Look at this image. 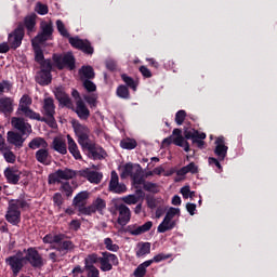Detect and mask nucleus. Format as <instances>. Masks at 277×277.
I'll return each mask as SVG.
<instances>
[{
  "label": "nucleus",
  "instance_id": "1",
  "mask_svg": "<svg viewBox=\"0 0 277 277\" xmlns=\"http://www.w3.org/2000/svg\"><path fill=\"white\" fill-rule=\"evenodd\" d=\"M29 203H27L24 199L11 200L9 202V208L5 214V220L13 226H18L21 224V210L27 209Z\"/></svg>",
  "mask_w": 277,
  "mask_h": 277
},
{
  "label": "nucleus",
  "instance_id": "2",
  "mask_svg": "<svg viewBox=\"0 0 277 277\" xmlns=\"http://www.w3.org/2000/svg\"><path fill=\"white\" fill-rule=\"evenodd\" d=\"M4 177L11 185H18L19 181L23 185H29V181H31V172L21 171L14 167H9L4 170Z\"/></svg>",
  "mask_w": 277,
  "mask_h": 277
},
{
  "label": "nucleus",
  "instance_id": "3",
  "mask_svg": "<svg viewBox=\"0 0 277 277\" xmlns=\"http://www.w3.org/2000/svg\"><path fill=\"white\" fill-rule=\"evenodd\" d=\"M121 179H127L131 176L134 185H142L144 183V172L140 164L127 163L120 174Z\"/></svg>",
  "mask_w": 277,
  "mask_h": 277
},
{
  "label": "nucleus",
  "instance_id": "4",
  "mask_svg": "<svg viewBox=\"0 0 277 277\" xmlns=\"http://www.w3.org/2000/svg\"><path fill=\"white\" fill-rule=\"evenodd\" d=\"M72 129L75 135L78 137V144L83 148L90 144V128L88 126L80 123L79 121H72Z\"/></svg>",
  "mask_w": 277,
  "mask_h": 277
},
{
  "label": "nucleus",
  "instance_id": "5",
  "mask_svg": "<svg viewBox=\"0 0 277 277\" xmlns=\"http://www.w3.org/2000/svg\"><path fill=\"white\" fill-rule=\"evenodd\" d=\"M5 264L9 265L14 276H18L21 269L25 267V254L23 251H18L16 254L6 258Z\"/></svg>",
  "mask_w": 277,
  "mask_h": 277
},
{
  "label": "nucleus",
  "instance_id": "6",
  "mask_svg": "<svg viewBox=\"0 0 277 277\" xmlns=\"http://www.w3.org/2000/svg\"><path fill=\"white\" fill-rule=\"evenodd\" d=\"M105 209H107V202L105 199L97 197L89 207L80 209V213L83 215H92L94 213L103 215Z\"/></svg>",
  "mask_w": 277,
  "mask_h": 277
},
{
  "label": "nucleus",
  "instance_id": "7",
  "mask_svg": "<svg viewBox=\"0 0 277 277\" xmlns=\"http://www.w3.org/2000/svg\"><path fill=\"white\" fill-rule=\"evenodd\" d=\"M42 114L45 116V122L48 124H55V102L51 97H45L43 100Z\"/></svg>",
  "mask_w": 277,
  "mask_h": 277
},
{
  "label": "nucleus",
  "instance_id": "8",
  "mask_svg": "<svg viewBox=\"0 0 277 277\" xmlns=\"http://www.w3.org/2000/svg\"><path fill=\"white\" fill-rule=\"evenodd\" d=\"M114 265H118V256L110 252H103L102 256H100L101 272H111Z\"/></svg>",
  "mask_w": 277,
  "mask_h": 277
},
{
  "label": "nucleus",
  "instance_id": "9",
  "mask_svg": "<svg viewBox=\"0 0 277 277\" xmlns=\"http://www.w3.org/2000/svg\"><path fill=\"white\" fill-rule=\"evenodd\" d=\"M41 32L37 35L32 40L35 42H47V40H51V36H53V22L52 21H42L40 23Z\"/></svg>",
  "mask_w": 277,
  "mask_h": 277
},
{
  "label": "nucleus",
  "instance_id": "10",
  "mask_svg": "<svg viewBox=\"0 0 277 277\" xmlns=\"http://www.w3.org/2000/svg\"><path fill=\"white\" fill-rule=\"evenodd\" d=\"M53 66L51 62L47 61L42 64L41 70L36 76V81L39 85H49L51 83V69Z\"/></svg>",
  "mask_w": 277,
  "mask_h": 277
},
{
  "label": "nucleus",
  "instance_id": "11",
  "mask_svg": "<svg viewBox=\"0 0 277 277\" xmlns=\"http://www.w3.org/2000/svg\"><path fill=\"white\" fill-rule=\"evenodd\" d=\"M115 210L119 213L117 223L120 226H127L131 222V209L124 203H115Z\"/></svg>",
  "mask_w": 277,
  "mask_h": 277
},
{
  "label": "nucleus",
  "instance_id": "12",
  "mask_svg": "<svg viewBox=\"0 0 277 277\" xmlns=\"http://www.w3.org/2000/svg\"><path fill=\"white\" fill-rule=\"evenodd\" d=\"M53 60L54 64H56L60 70H62V68H66V66L69 70H72V68H75V56H72L71 53H67L63 56L55 54L53 56Z\"/></svg>",
  "mask_w": 277,
  "mask_h": 277
},
{
  "label": "nucleus",
  "instance_id": "13",
  "mask_svg": "<svg viewBox=\"0 0 277 277\" xmlns=\"http://www.w3.org/2000/svg\"><path fill=\"white\" fill-rule=\"evenodd\" d=\"M75 176V171L70 169H60L56 172L49 175V183L53 185L60 183L61 181H70Z\"/></svg>",
  "mask_w": 277,
  "mask_h": 277
},
{
  "label": "nucleus",
  "instance_id": "14",
  "mask_svg": "<svg viewBox=\"0 0 277 277\" xmlns=\"http://www.w3.org/2000/svg\"><path fill=\"white\" fill-rule=\"evenodd\" d=\"M108 190L113 194H124V192H127V185L120 183V179L118 177V173L116 171H111L110 173Z\"/></svg>",
  "mask_w": 277,
  "mask_h": 277
},
{
  "label": "nucleus",
  "instance_id": "15",
  "mask_svg": "<svg viewBox=\"0 0 277 277\" xmlns=\"http://www.w3.org/2000/svg\"><path fill=\"white\" fill-rule=\"evenodd\" d=\"M69 38V44L74 47L75 49H79L80 51H83V53H87L88 55H92L94 53V48L90 44V41L79 39V37H68Z\"/></svg>",
  "mask_w": 277,
  "mask_h": 277
},
{
  "label": "nucleus",
  "instance_id": "16",
  "mask_svg": "<svg viewBox=\"0 0 277 277\" xmlns=\"http://www.w3.org/2000/svg\"><path fill=\"white\" fill-rule=\"evenodd\" d=\"M24 252H26L24 256L25 261H28L32 267H42L44 265V260L36 249L29 248L28 250H24Z\"/></svg>",
  "mask_w": 277,
  "mask_h": 277
},
{
  "label": "nucleus",
  "instance_id": "17",
  "mask_svg": "<svg viewBox=\"0 0 277 277\" xmlns=\"http://www.w3.org/2000/svg\"><path fill=\"white\" fill-rule=\"evenodd\" d=\"M11 124L13 129H16V131H19L22 135H29L31 134V124H29L25 119L13 117L11 119Z\"/></svg>",
  "mask_w": 277,
  "mask_h": 277
},
{
  "label": "nucleus",
  "instance_id": "18",
  "mask_svg": "<svg viewBox=\"0 0 277 277\" xmlns=\"http://www.w3.org/2000/svg\"><path fill=\"white\" fill-rule=\"evenodd\" d=\"M23 36H25V32L21 27H18L12 34L9 35L8 42L11 49H18V47L23 44Z\"/></svg>",
  "mask_w": 277,
  "mask_h": 277
},
{
  "label": "nucleus",
  "instance_id": "19",
  "mask_svg": "<svg viewBox=\"0 0 277 277\" xmlns=\"http://www.w3.org/2000/svg\"><path fill=\"white\" fill-rule=\"evenodd\" d=\"M227 153L228 146H226V143H224V137H217L215 141L214 155H216L219 161H224V159H226Z\"/></svg>",
  "mask_w": 277,
  "mask_h": 277
},
{
  "label": "nucleus",
  "instance_id": "20",
  "mask_svg": "<svg viewBox=\"0 0 277 277\" xmlns=\"http://www.w3.org/2000/svg\"><path fill=\"white\" fill-rule=\"evenodd\" d=\"M54 94H55V97L57 98V101L61 103V105L68 107V109L74 108L72 101L70 100L68 94H66V92L62 88L55 89Z\"/></svg>",
  "mask_w": 277,
  "mask_h": 277
},
{
  "label": "nucleus",
  "instance_id": "21",
  "mask_svg": "<svg viewBox=\"0 0 277 277\" xmlns=\"http://www.w3.org/2000/svg\"><path fill=\"white\" fill-rule=\"evenodd\" d=\"M75 113L77 114L78 118H80V120H88V118H90V109L83 100L76 101Z\"/></svg>",
  "mask_w": 277,
  "mask_h": 277
},
{
  "label": "nucleus",
  "instance_id": "22",
  "mask_svg": "<svg viewBox=\"0 0 277 277\" xmlns=\"http://www.w3.org/2000/svg\"><path fill=\"white\" fill-rule=\"evenodd\" d=\"M0 153H2L3 158L8 163H15L16 162V155L14 151L10 149V147L3 144V137L0 136Z\"/></svg>",
  "mask_w": 277,
  "mask_h": 277
},
{
  "label": "nucleus",
  "instance_id": "23",
  "mask_svg": "<svg viewBox=\"0 0 277 277\" xmlns=\"http://www.w3.org/2000/svg\"><path fill=\"white\" fill-rule=\"evenodd\" d=\"M80 175L83 176V179H88L90 183H95V185H98L101 181L103 180V174L98 173L96 171H92L90 169H84L80 171Z\"/></svg>",
  "mask_w": 277,
  "mask_h": 277
},
{
  "label": "nucleus",
  "instance_id": "24",
  "mask_svg": "<svg viewBox=\"0 0 277 277\" xmlns=\"http://www.w3.org/2000/svg\"><path fill=\"white\" fill-rule=\"evenodd\" d=\"M32 49L35 51V60L40 64L42 67V64H45V62H51V60H44V53H42V49H40V44H42L41 41L31 40Z\"/></svg>",
  "mask_w": 277,
  "mask_h": 277
},
{
  "label": "nucleus",
  "instance_id": "25",
  "mask_svg": "<svg viewBox=\"0 0 277 277\" xmlns=\"http://www.w3.org/2000/svg\"><path fill=\"white\" fill-rule=\"evenodd\" d=\"M82 148H87L89 150L92 159H103L105 157V150L102 147L94 145L92 142L84 145Z\"/></svg>",
  "mask_w": 277,
  "mask_h": 277
},
{
  "label": "nucleus",
  "instance_id": "26",
  "mask_svg": "<svg viewBox=\"0 0 277 277\" xmlns=\"http://www.w3.org/2000/svg\"><path fill=\"white\" fill-rule=\"evenodd\" d=\"M14 111V100L11 97H1L0 98V114H12Z\"/></svg>",
  "mask_w": 277,
  "mask_h": 277
},
{
  "label": "nucleus",
  "instance_id": "27",
  "mask_svg": "<svg viewBox=\"0 0 277 277\" xmlns=\"http://www.w3.org/2000/svg\"><path fill=\"white\" fill-rule=\"evenodd\" d=\"M35 158L39 163H42V166H50L51 154H49V147L44 149H38L35 154Z\"/></svg>",
  "mask_w": 277,
  "mask_h": 277
},
{
  "label": "nucleus",
  "instance_id": "28",
  "mask_svg": "<svg viewBox=\"0 0 277 277\" xmlns=\"http://www.w3.org/2000/svg\"><path fill=\"white\" fill-rule=\"evenodd\" d=\"M52 148L61 155H66V153H68V148L66 147V141H64L62 137H55L53 140Z\"/></svg>",
  "mask_w": 277,
  "mask_h": 277
},
{
  "label": "nucleus",
  "instance_id": "29",
  "mask_svg": "<svg viewBox=\"0 0 277 277\" xmlns=\"http://www.w3.org/2000/svg\"><path fill=\"white\" fill-rule=\"evenodd\" d=\"M6 140L9 144H13V146H23L25 138H23V135L18 134V132L10 131L8 132Z\"/></svg>",
  "mask_w": 277,
  "mask_h": 277
},
{
  "label": "nucleus",
  "instance_id": "30",
  "mask_svg": "<svg viewBox=\"0 0 277 277\" xmlns=\"http://www.w3.org/2000/svg\"><path fill=\"white\" fill-rule=\"evenodd\" d=\"M90 197V194L88 192H80L72 200L74 207H77L79 211L81 209H84L85 207V200Z\"/></svg>",
  "mask_w": 277,
  "mask_h": 277
},
{
  "label": "nucleus",
  "instance_id": "31",
  "mask_svg": "<svg viewBox=\"0 0 277 277\" xmlns=\"http://www.w3.org/2000/svg\"><path fill=\"white\" fill-rule=\"evenodd\" d=\"M28 146L31 150H38V148L39 150H43L44 148H49V143L43 137H35L29 142Z\"/></svg>",
  "mask_w": 277,
  "mask_h": 277
},
{
  "label": "nucleus",
  "instance_id": "32",
  "mask_svg": "<svg viewBox=\"0 0 277 277\" xmlns=\"http://www.w3.org/2000/svg\"><path fill=\"white\" fill-rule=\"evenodd\" d=\"M67 144L70 155H72V157L76 159H81V151H79V146H77V143L69 134L67 135Z\"/></svg>",
  "mask_w": 277,
  "mask_h": 277
},
{
  "label": "nucleus",
  "instance_id": "33",
  "mask_svg": "<svg viewBox=\"0 0 277 277\" xmlns=\"http://www.w3.org/2000/svg\"><path fill=\"white\" fill-rule=\"evenodd\" d=\"M55 250L60 252V254H66L68 251L72 250L75 248V245H72V241L65 240L62 242V240L54 246Z\"/></svg>",
  "mask_w": 277,
  "mask_h": 277
},
{
  "label": "nucleus",
  "instance_id": "34",
  "mask_svg": "<svg viewBox=\"0 0 277 277\" xmlns=\"http://www.w3.org/2000/svg\"><path fill=\"white\" fill-rule=\"evenodd\" d=\"M198 174V166L195 162H190L189 164L183 167L182 169L177 170V176H185V174Z\"/></svg>",
  "mask_w": 277,
  "mask_h": 277
},
{
  "label": "nucleus",
  "instance_id": "35",
  "mask_svg": "<svg viewBox=\"0 0 277 277\" xmlns=\"http://www.w3.org/2000/svg\"><path fill=\"white\" fill-rule=\"evenodd\" d=\"M176 226V221H170L169 219H163V221L159 224L157 232L158 233H168V230H172Z\"/></svg>",
  "mask_w": 277,
  "mask_h": 277
},
{
  "label": "nucleus",
  "instance_id": "36",
  "mask_svg": "<svg viewBox=\"0 0 277 277\" xmlns=\"http://www.w3.org/2000/svg\"><path fill=\"white\" fill-rule=\"evenodd\" d=\"M184 137L186 140H193V142H196V138L199 137V140H206L207 138V134L202 133V132H198L197 130H185L184 131Z\"/></svg>",
  "mask_w": 277,
  "mask_h": 277
},
{
  "label": "nucleus",
  "instance_id": "37",
  "mask_svg": "<svg viewBox=\"0 0 277 277\" xmlns=\"http://www.w3.org/2000/svg\"><path fill=\"white\" fill-rule=\"evenodd\" d=\"M21 111L26 118H29L30 120H38L40 122L47 121V118H41L40 114L34 111L30 107Z\"/></svg>",
  "mask_w": 277,
  "mask_h": 277
},
{
  "label": "nucleus",
  "instance_id": "38",
  "mask_svg": "<svg viewBox=\"0 0 277 277\" xmlns=\"http://www.w3.org/2000/svg\"><path fill=\"white\" fill-rule=\"evenodd\" d=\"M150 254V242H140L137 245L136 256L140 259Z\"/></svg>",
  "mask_w": 277,
  "mask_h": 277
},
{
  "label": "nucleus",
  "instance_id": "39",
  "mask_svg": "<svg viewBox=\"0 0 277 277\" xmlns=\"http://www.w3.org/2000/svg\"><path fill=\"white\" fill-rule=\"evenodd\" d=\"M153 265V261H145L142 264L137 266V268L134 271L135 277H144L146 276V268L150 267Z\"/></svg>",
  "mask_w": 277,
  "mask_h": 277
},
{
  "label": "nucleus",
  "instance_id": "40",
  "mask_svg": "<svg viewBox=\"0 0 277 277\" xmlns=\"http://www.w3.org/2000/svg\"><path fill=\"white\" fill-rule=\"evenodd\" d=\"M153 228V221H148L145 224L136 227L131 232V235H143V233H148Z\"/></svg>",
  "mask_w": 277,
  "mask_h": 277
},
{
  "label": "nucleus",
  "instance_id": "41",
  "mask_svg": "<svg viewBox=\"0 0 277 277\" xmlns=\"http://www.w3.org/2000/svg\"><path fill=\"white\" fill-rule=\"evenodd\" d=\"M101 256L96 253H91L84 259V267H94V264L100 263Z\"/></svg>",
  "mask_w": 277,
  "mask_h": 277
},
{
  "label": "nucleus",
  "instance_id": "42",
  "mask_svg": "<svg viewBox=\"0 0 277 277\" xmlns=\"http://www.w3.org/2000/svg\"><path fill=\"white\" fill-rule=\"evenodd\" d=\"M120 146L126 150H133V148L137 147V141L134 138H123L120 142Z\"/></svg>",
  "mask_w": 277,
  "mask_h": 277
},
{
  "label": "nucleus",
  "instance_id": "43",
  "mask_svg": "<svg viewBox=\"0 0 277 277\" xmlns=\"http://www.w3.org/2000/svg\"><path fill=\"white\" fill-rule=\"evenodd\" d=\"M62 239H64V236H62V235L48 234L43 238V243H55V246H57V243H60V241H62Z\"/></svg>",
  "mask_w": 277,
  "mask_h": 277
},
{
  "label": "nucleus",
  "instance_id": "44",
  "mask_svg": "<svg viewBox=\"0 0 277 277\" xmlns=\"http://www.w3.org/2000/svg\"><path fill=\"white\" fill-rule=\"evenodd\" d=\"M31 97L29 95H23L19 105H18V111H23L25 109H28L31 106Z\"/></svg>",
  "mask_w": 277,
  "mask_h": 277
},
{
  "label": "nucleus",
  "instance_id": "45",
  "mask_svg": "<svg viewBox=\"0 0 277 277\" xmlns=\"http://www.w3.org/2000/svg\"><path fill=\"white\" fill-rule=\"evenodd\" d=\"M104 246L109 252H118L120 250V247L114 243V240L111 238H105Z\"/></svg>",
  "mask_w": 277,
  "mask_h": 277
},
{
  "label": "nucleus",
  "instance_id": "46",
  "mask_svg": "<svg viewBox=\"0 0 277 277\" xmlns=\"http://www.w3.org/2000/svg\"><path fill=\"white\" fill-rule=\"evenodd\" d=\"M80 74L82 75V77H84V79H94V68H92V66H83L80 69Z\"/></svg>",
  "mask_w": 277,
  "mask_h": 277
},
{
  "label": "nucleus",
  "instance_id": "47",
  "mask_svg": "<svg viewBox=\"0 0 277 277\" xmlns=\"http://www.w3.org/2000/svg\"><path fill=\"white\" fill-rule=\"evenodd\" d=\"M56 29L64 38H70V34H68L66 25H64V22H62V19L56 21Z\"/></svg>",
  "mask_w": 277,
  "mask_h": 277
},
{
  "label": "nucleus",
  "instance_id": "48",
  "mask_svg": "<svg viewBox=\"0 0 277 277\" xmlns=\"http://www.w3.org/2000/svg\"><path fill=\"white\" fill-rule=\"evenodd\" d=\"M122 202H124V205H137V202H140V196L137 195H127L124 197L121 198Z\"/></svg>",
  "mask_w": 277,
  "mask_h": 277
},
{
  "label": "nucleus",
  "instance_id": "49",
  "mask_svg": "<svg viewBox=\"0 0 277 277\" xmlns=\"http://www.w3.org/2000/svg\"><path fill=\"white\" fill-rule=\"evenodd\" d=\"M25 27L28 29V31H34V28L36 27V15H29L25 18Z\"/></svg>",
  "mask_w": 277,
  "mask_h": 277
},
{
  "label": "nucleus",
  "instance_id": "50",
  "mask_svg": "<svg viewBox=\"0 0 277 277\" xmlns=\"http://www.w3.org/2000/svg\"><path fill=\"white\" fill-rule=\"evenodd\" d=\"M84 269L87 272V277H100L101 272L96 266H84Z\"/></svg>",
  "mask_w": 277,
  "mask_h": 277
},
{
  "label": "nucleus",
  "instance_id": "51",
  "mask_svg": "<svg viewBox=\"0 0 277 277\" xmlns=\"http://www.w3.org/2000/svg\"><path fill=\"white\" fill-rule=\"evenodd\" d=\"M61 192L65 194L67 198H70V196H72V186L70 185V183L65 182L61 186Z\"/></svg>",
  "mask_w": 277,
  "mask_h": 277
},
{
  "label": "nucleus",
  "instance_id": "52",
  "mask_svg": "<svg viewBox=\"0 0 277 277\" xmlns=\"http://www.w3.org/2000/svg\"><path fill=\"white\" fill-rule=\"evenodd\" d=\"M175 215H181V209L179 208H170L164 216V219L174 221Z\"/></svg>",
  "mask_w": 277,
  "mask_h": 277
},
{
  "label": "nucleus",
  "instance_id": "53",
  "mask_svg": "<svg viewBox=\"0 0 277 277\" xmlns=\"http://www.w3.org/2000/svg\"><path fill=\"white\" fill-rule=\"evenodd\" d=\"M121 79L122 81H124V83H127V85H129V88H131L132 90H136L137 85L135 84V80H133V78L127 76V74L121 75Z\"/></svg>",
  "mask_w": 277,
  "mask_h": 277
},
{
  "label": "nucleus",
  "instance_id": "54",
  "mask_svg": "<svg viewBox=\"0 0 277 277\" xmlns=\"http://www.w3.org/2000/svg\"><path fill=\"white\" fill-rule=\"evenodd\" d=\"M117 96H119V98H129V89L126 85H119L117 89Z\"/></svg>",
  "mask_w": 277,
  "mask_h": 277
},
{
  "label": "nucleus",
  "instance_id": "55",
  "mask_svg": "<svg viewBox=\"0 0 277 277\" xmlns=\"http://www.w3.org/2000/svg\"><path fill=\"white\" fill-rule=\"evenodd\" d=\"M83 98L90 107H96V100L98 98L96 94H85L83 95Z\"/></svg>",
  "mask_w": 277,
  "mask_h": 277
},
{
  "label": "nucleus",
  "instance_id": "56",
  "mask_svg": "<svg viewBox=\"0 0 277 277\" xmlns=\"http://www.w3.org/2000/svg\"><path fill=\"white\" fill-rule=\"evenodd\" d=\"M35 10L41 16H44V14H49V6L47 4L41 3V2H38L36 4Z\"/></svg>",
  "mask_w": 277,
  "mask_h": 277
},
{
  "label": "nucleus",
  "instance_id": "57",
  "mask_svg": "<svg viewBox=\"0 0 277 277\" xmlns=\"http://www.w3.org/2000/svg\"><path fill=\"white\" fill-rule=\"evenodd\" d=\"M185 118H187V113L185 110H179L175 115V122L181 127L183 122H185Z\"/></svg>",
  "mask_w": 277,
  "mask_h": 277
},
{
  "label": "nucleus",
  "instance_id": "58",
  "mask_svg": "<svg viewBox=\"0 0 277 277\" xmlns=\"http://www.w3.org/2000/svg\"><path fill=\"white\" fill-rule=\"evenodd\" d=\"M170 256H172L171 254H164V253H159L157 255H155L151 260V264L153 263H161V261H167V259H170Z\"/></svg>",
  "mask_w": 277,
  "mask_h": 277
},
{
  "label": "nucleus",
  "instance_id": "59",
  "mask_svg": "<svg viewBox=\"0 0 277 277\" xmlns=\"http://www.w3.org/2000/svg\"><path fill=\"white\" fill-rule=\"evenodd\" d=\"M143 189H145V192H154L157 193V184L151 183V182H143Z\"/></svg>",
  "mask_w": 277,
  "mask_h": 277
},
{
  "label": "nucleus",
  "instance_id": "60",
  "mask_svg": "<svg viewBox=\"0 0 277 277\" xmlns=\"http://www.w3.org/2000/svg\"><path fill=\"white\" fill-rule=\"evenodd\" d=\"M83 85L87 92H96V84L90 80H84Z\"/></svg>",
  "mask_w": 277,
  "mask_h": 277
},
{
  "label": "nucleus",
  "instance_id": "61",
  "mask_svg": "<svg viewBox=\"0 0 277 277\" xmlns=\"http://www.w3.org/2000/svg\"><path fill=\"white\" fill-rule=\"evenodd\" d=\"M53 202L56 205V207H62L64 205V197H62V194L56 193L53 196Z\"/></svg>",
  "mask_w": 277,
  "mask_h": 277
},
{
  "label": "nucleus",
  "instance_id": "62",
  "mask_svg": "<svg viewBox=\"0 0 277 277\" xmlns=\"http://www.w3.org/2000/svg\"><path fill=\"white\" fill-rule=\"evenodd\" d=\"M12 90V84L8 81L0 82V92H10Z\"/></svg>",
  "mask_w": 277,
  "mask_h": 277
},
{
  "label": "nucleus",
  "instance_id": "63",
  "mask_svg": "<svg viewBox=\"0 0 277 277\" xmlns=\"http://www.w3.org/2000/svg\"><path fill=\"white\" fill-rule=\"evenodd\" d=\"M140 72L143 75V77H146L147 79H150V77H153V72H150V69H148L146 66H141Z\"/></svg>",
  "mask_w": 277,
  "mask_h": 277
},
{
  "label": "nucleus",
  "instance_id": "64",
  "mask_svg": "<svg viewBox=\"0 0 277 277\" xmlns=\"http://www.w3.org/2000/svg\"><path fill=\"white\" fill-rule=\"evenodd\" d=\"M186 142L187 141H185V137H183V135L173 138V144H175V146H183V144H185Z\"/></svg>",
  "mask_w": 277,
  "mask_h": 277
}]
</instances>
